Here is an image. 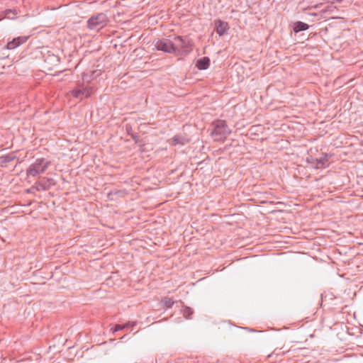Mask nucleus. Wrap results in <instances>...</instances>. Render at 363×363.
<instances>
[{
  "instance_id": "19",
  "label": "nucleus",
  "mask_w": 363,
  "mask_h": 363,
  "mask_svg": "<svg viewBox=\"0 0 363 363\" xmlns=\"http://www.w3.org/2000/svg\"><path fill=\"white\" fill-rule=\"evenodd\" d=\"M4 20V16H0V21Z\"/></svg>"
},
{
  "instance_id": "6",
  "label": "nucleus",
  "mask_w": 363,
  "mask_h": 363,
  "mask_svg": "<svg viewBox=\"0 0 363 363\" xmlns=\"http://www.w3.org/2000/svg\"><path fill=\"white\" fill-rule=\"evenodd\" d=\"M174 44L175 45V52L179 50L188 51L189 49L191 50L193 46L191 40L181 36L174 38Z\"/></svg>"
},
{
  "instance_id": "4",
  "label": "nucleus",
  "mask_w": 363,
  "mask_h": 363,
  "mask_svg": "<svg viewBox=\"0 0 363 363\" xmlns=\"http://www.w3.org/2000/svg\"><path fill=\"white\" fill-rule=\"evenodd\" d=\"M155 46L158 50H161L164 52H175V45L174 44V40L169 38L157 39L155 42Z\"/></svg>"
},
{
  "instance_id": "7",
  "label": "nucleus",
  "mask_w": 363,
  "mask_h": 363,
  "mask_svg": "<svg viewBox=\"0 0 363 363\" xmlns=\"http://www.w3.org/2000/svg\"><path fill=\"white\" fill-rule=\"evenodd\" d=\"M55 182L53 179L48 177H42L36 183L35 187L37 190H48L51 186H54Z\"/></svg>"
},
{
  "instance_id": "16",
  "label": "nucleus",
  "mask_w": 363,
  "mask_h": 363,
  "mask_svg": "<svg viewBox=\"0 0 363 363\" xmlns=\"http://www.w3.org/2000/svg\"><path fill=\"white\" fill-rule=\"evenodd\" d=\"M327 162H328V160L325 157L316 160L315 167L316 168L325 167Z\"/></svg>"
},
{
  "instance_id": "2",
  "label": "nucleus",
  "mask_w": 363,
  "mask_h": 363,
  "mask_svg": "<svg viewBox=\"0 0 363 363\" xmlns=\"http://www.w3.org/2000/svg\"><path fill=\"white\" fill-rule=\"evenodd\" d=\"M214 128L211 135L214 140H224L231 133L225 121L218 120L213 123Z\"/></svg>"
},
{
  "instance_id": "20",
  "label": "nucleus",
  "mask_w": 363,
  "mask_h": 363,
  "mask_svg": "<svg viewBox=\"0 0 363 363\" xmlns=\"http://www.w3.org/2000/svg\"><path fill=\"white\" fill-rule=\"evenodd\" d=\"M331 18H337V17L331 16Z\"/></svg>"
},
{
  "instance_id": "3",
  "label": "nucleus",
  "mask_w": 363,
  "mask_h": 363,
  "mask_svg": "<svg viewBox=\"0 0 363 363\" xmlns=\"http://www.w3.org/2000/svg\"><path fill=\"white\" fill-rule=\"evenodd\" d=\"M108 21L106 14L101 13L92 16L87 21V27L90 30H99L104 28Z\"/></svg>"
},
{
  "instance_id": "9",
  "label": "nucleus",
  "mask_w": 363,
  "mask_h": 363,
  "mask_svg": "<svg viewBox=\"0 0 363 363\" xmlns=\"http://www.w3.org/2000/svg\"><path fill=\"white\" fill-rule=\"evenodd\" d=\"M216 31L220 35H224L226 31L229 29V26L227 22L217 20L215 21Z\"/></svg>"
},
{
  "instance_id": "12",
  "label": "nucleus",
  "mask_w": 363,
  "mask_h": 363,
  "mask_svg": "<svg viewBox=\"0 0 363 363\" xmlns=\"http://www.w3.org/2000/svg\"><path fill=\"white\" fill-rule=\"evenodd\" d=\"M308 28V25L301 22V21H297L294 23V31L295 33H298L299 31L306 30Z\"/></svg>"
},
{
  "instance_id": "5",
  "label": "nucleus",
  "mask_w": 363,
  "mask_h": 363,
  "mask_svg": "<svg viewBox=\"0 0 363 363\" xmlns=\"http://www.w3.org/2000/svg\"><path fill=\"white\" fill-rule=\"evenodd\" d=\"M94 90L92 86H86L74 89L71 91V95L74 98L82 100L83 99L89 97L94 93Z\"/></svg>"
},
{
  "instance_id": "10",
  "label": "nucleus",
  "mask_w": 363,
  "mask_h": 363,
  "mask_svg": "<svg viewBox=\"0 0 363 363\" xmlns=\"http://www.w3.org/2000/svg\"><path fill=\"white\" fill-rule=\"evenodd\" d=\"M210 65V60L207 57H203L196 62V67L199 69H206Z\"/></svg>"
},
{
  "instance_id": "8",
  "label": "nucleus",
  "mask_w": 363,
  "mask_h": 363,
  "mask_svg": "<svg viewBox=\"0 0 363 363\" xmlns=\"http://www.w3.org/2000/svg\"><path fill=\"white\" fill-rule=\"evenodd\" d=\"M29 36H19L13 38L12 40L7 43L6 48L8 50H13L20 45L26 43L28 40Z\"/></svg>"
},
{
  "instance_id": "17",
  "label": "nucleus",
  "mask_w": 363,
  "mask_h": 363,
  "mask_svg": "<svg viewBox=\"0 0 363 363\" xmlns=\"http://www.w3.org/2000/svg\"><path fill=\"white\" fill-rule=\"evenodd\" d=\"M193 310L187 306H185L182 310V313L186 318H190L191 315L193 314Z\"/></svg>"
},
{
  "instance_id": "1",
  "label": "nucleus",
  "mask_w": 363,
  "mask_h": 363,
  "mask_svg": "<svg viewBox=\"0 0 363 363\" xmlns=\"http://www.w3.org/2000/svg\"><path fill=\"white\" fill-rule=\"evenodd\" d=\"M50 165V162L44 159H37L33 164H31L27 169L26 174L28 177H35L40 174H43Z\"/></svg>"
},
{
  "instance_id": "13",
  "label": "nucleus",
  "mask_w": 363,
  "mask_h": 363,
  "mask_svg": "<svg viewBox=\"0 0 363 363\" xmlns=\"http://www.w3.org/2000/svg\"><path fill=\"white\" fill-rule=\"evenodd\" d=\"M135 325H136V322H128L127 323L123 324V325L117 324L115 325V328L113 331V333H115V332L128 328L129 327H133Z\"/></svg>"
},
{
  "instance_id": "11",
  "label": "nucleus",
  "mask_w": 363,
  "mask_h": 363,
  "mask_svg": "<svg viewBox=\"0 0 363 363\" xmlns=\"http://www.w3.org/2000/svg\"><path fill=\"white\" fill-rule=\"evenodd\" d=\"M17 11L16 9H6L3 12L0 13V16H4V19H13L15 16L17 15Z\"/></svg>"
},
{
  "instance_id": "14",
  "label": "nucleus",
  "mask_w": 363,
  "mask_h": 363,
  "mask_svg": "<svg viewBox=\"0 0 363 363\" xmlns=\"http://www.w3.org/2000/svg\"><path fill=\"white\" fill-rule=\"evenodd\" d=\"M186 142V140L179 135H175L170 142V144L172 145H176L177 144L184 145Z\"/></svg>"
},
{
  "instance_id": "18",
  "label": "nucleus",
  "mask_w": 363,
  "mask_h": 363,
  "mask_svg": "<svg viewBox=\"0 0 363 363\" xmlns=\"http://www.w3.org/2000/svg\"><path fill=\"white\" fill-rule=\"evenodd\" d=\"M335 9H336L335 6H334L333 5H330V6H328L325 9H323L322 11V13H330V12H333Z\"/></svg>"
},
{
  "instance_id": "15",
  "label": "nucleus",
  "mask_w": 363,
  "mask_h": 363,
  "mask_svg": "<svg viewBox=\"0 0 363 363\" xmlns=\"http://www.w3.org/2000/svg\"><path fill=\"white\" fill-rule=\"evenodd\" d=\"M162 303L164 304V306L167 308H170L172 307V306L174 305V301L170 298H168V297H165L162 299Z\"/></svg>"
}]
</instances>
